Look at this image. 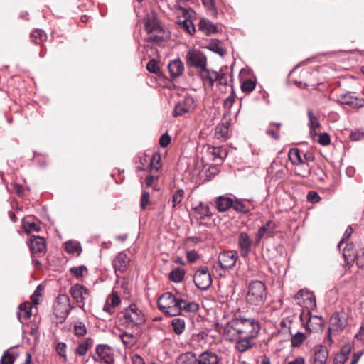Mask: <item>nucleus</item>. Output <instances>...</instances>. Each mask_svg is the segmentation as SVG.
<instances>
[{
  "instance_id": "e2e57ef3",
  "label": "nucleus",
  "mask_w": 364,
  "mask_h": 364,
  "mask_svg": "<svg viewBox=\"0 0 364 364\" xmlns=\"http://www.w3.org/2000/svg\"><path fill=\"white\" fill-rule=\"evenodd\" d=\"M235 101V95L232 92V94L225 100L224 107L227 109H230L232 106Z\"/></svg>"
},
{
  "instance_id": "6e6552de",
  "label": "nucleus",
  "mask_w": 364,
  "mask_h": 364,
  "mask_svg": "<svg viewBox=\"0 0 364 364\" xmlns=\"http://www.w3.org/2000/svg\"><path fill=\"white\" fill-rule=\"evenodd\" d=\"M72 306L70 304V299L66 294H59L56 298L53 306L54 314L56 317L65 318L71 310Z\"/></svg>"
},
{
  "instance_id": "052dcab7",
  "label": "nucleus",
  "mask_w": 364,
  "mask_h": 364,
  "mask_svg": "<svg viewBox=\"0 0 364 364\" xmlns=\"http://www.w3.org/2000/svg\"><path fill=\"white\" fill-rule=\"evenodd\" d=\"M41 290H42L41 287L38 286L36 289L35 290L34 293L31 296V299L32 300V302L36 305L38 304V297L41 294Z\"/></svg>"
},
{
  "instance_id": "680f3d73",
  "label": "nucleus",
  "mask_w": 364,
  "mask_h": 364,
  "mask_svg": "<svg viewBox=\"0 0 364 364\" xmlns=\"http://www.w3.org/2000/svg\"><path fill=\"white\" fill-rule=\"evenodd\" d=\"M356 261L358 267L364 269V249L360 250V253L356 256Z\"/></svg>"
},
{
  "instance_id": "a19ab883",
  "label": "nucleus",
  "mask_w": 364,
  "mask_h": 364,
  "mask_svg": "<svg viewBox=\"0 0 364 364\" xmlns=\"http://www.w3.org/2000/svg\"><path fill=\"white\" fill-rule=\"evenodd\" d=\"M180 25L181 28L190 35H193L196 31L194 24L191 20L186 19L180 23Z\"/></svg>"
},
{
  "instance_id": "2f4dec72",
  "label": "nucleus",
  "mask_w": 364,
  "mask_h": 364,
  "mask_svg": "<svg viewBox=\"0 0 364 364\" xmlns=\"http://www.w3.org/2000/svg\"><path fill=\"white\" fill-rule=\"evenodd\" d=\"M289 159L294 164L306 166V164L301 159V153L298 149H290L289 151Z\"/></svg>"
},
{
  "instance_id": "ea45409f",
  "label": "nucleus",
  "mask_w": 364,
  "mask_h": 364,
  "mask_svg": "<svg viewBox=\"0 0 364 364\" xmlns=\"http://www.w3.org/2000/svg\"><path fill=\"white\" fill-rule=\"evenodd\" d=\"M73 331L75 336H83L87 333V328L82 322L78 321L74 325Z\"/></svg>"
},
{
  "instance_id": "2eb2a0df",
  "label": "nucleus",
  "mask_w": 364,
  "mask_h": 364,
  "mask_svg": "<svg viewBox=\"0 0 364 364\" xmlns=\"http://www.w3.org/2000/svg\"><path fill=\"white\" fill-rule=\"evenodd\" d=\"M96 353L100 358V363L105 364H113L114 362L112 349L107 345H98L96 348Z\"/></svg>"
},
{
  "instance_id": "f704fd0d",
  "label": "nucleus",
  "mask_w": 364,
  "mask_h": 364,
  "mask_svg": "<svg viewBox=\"0 0 364 364\" xmlns=\"http://www.w3.org/2000/svg\"><path fill=\"white\" fill-rule=\"evenodd\" d=\"M184 275V269L177 267L169 273V279L174 282H180L183 279Z\"/></svg>"
},
{
  "instance_id": "bb28decb",
  "label": "nucleus",
  "mask_w": 364,
  "mask_h": 364,
  "mask_svg": "<svg viewBox=\"0 0 364 364\" xmlns=\"http://www.w3.org/2000/svg\"><path fill=\"white\" fill-rule=\"evenodd\" d=\"M119 337L120 338L124 346L128 348H131L137 343L136 336L132 333L123 332L119 334Z\"/></svg>"
},
{
  "instance_id": "f8f14e48",
  "label": "nucleus",
  "mask_w": 364,
  "mask_h": 364,
  "mask_svg": "<svg viewBox=\"0 0 364 364\" xmlns=\"http://www.w3.org/2000/svg\"><path fill=\"white\" fill-rule=\"evenodd\" d=\"M195 285L201 290L208 289L212 284V278L208 268L197 270L194 274Z\"/></svg>"
},
{
  "instance_id": "6ab92c4d",
  "label": "nucleus",
  "mask_w": 364,
  "mask_h": 364,
  "mask_svg": "<svg viewBox=\"0 0 364 364\" xmlns=\"http://www.w3.org/2000/svg\"><path fill=\"white\" fill-rule=\"evenodd\" d=\"M200 76L203 82L213 86L214 82L218 79V73L214 70H208L206 67L200 70Z\"/></svg>"
},
{
  "instance_id": "5fc2aeb1",
  "label": "nucleus",
  "mask_w": 364,
  "mask_h": 364,
  "mask_svg": "<svg viewBox=\"0 0 364 364\" xmlns=\"http://www.w3.org/2000/svg\"><path fill=\"white\" fill-rule=\"evenodd\" d=\"M15 358L9 350L6 351L1 360V364H13L14 363Z\"/></svg>"
},
{
  "instance_id": "a18cd8bd",
  "label": "nucleus",
  "mask_w": 364,
  "mask_h": 364,
  "mask_svg": "<svg viewBox=\"0 0 364 364\" xmlns=\"http://www.w3.org/2000/svg\"><path fill=\"white\" fill-rule=\"evenodd\" d=\"M107 301L114 308L119 306L121 300L117 293L115 291H112L111 294H109L107 298Z\"/></svg>"
},
{
  "instance_id": "4c0bfd02",
  "label": "nucleus",
  "mask_w": 364,
  "mask_h": 364,
  "mask_svg": "<svg viewBox=\"0 0 364 364\" xmlns=\"http://www.w3.org/2000/svg\"><path fill=\"white\" fill-rule=\"evenodd\" d=\"M23 228L25 232L28 233L31 232H38L40 230V227L38 224H36L33 221H30L27 219H23Z\"/></svg>"
},
{
  "instance_id": "72a5a7b5",
  "label": "nucleus",
  "mask_w": 364,
  "mask_h": 364,
  "mask_svg": "<svg viewBox=\"0 0 364 364\" xmlns=\"http://www.w3.org/2000/svg\"><path fill=\"white\" fill-rule=\"evenodd\" d=\"M341 102L355 107H361L364 105L363 99L354 98L351 96H344L341 100Z\"/></svg>"
},
{
  "instance_id": "b1692460",
  "label": "nucleus",
  "mask_w": 364,
  "mask_h": 364,
  "mask_svg": "<svg viewBox=\"0 0 364 364\" xmlns=\"http://www.w3.org/2000/svg\"><path fill=\"white\" fill-rule=\"evenodd\" d=\"M145 30L149 35H151L152 33L162 32V28L159 26L158 21L154 17H146L145 18Z\"/></svg>"
},
{
  "instance_id": "3c124183",
  "label": "nucleus",
  "mask_w": 364,
  "mask_h": 364,
  "mask_svg": "<svg viewBox=\"0 0 364 364\" xmlns=\"http://www.w3.org/2000/svg\"><path fill=\"white\" fill-rule=\"evenodd\" d=\"M86 269L85 266L81 265L79 267H72L70 269V272L73 276L76 277L77 279H80L82 277L83 272Z\"/></svg>"
},
{
  "instance_id": "864d4df0",
  "label": "nucleus",
  "mask_w": 364,
  "mask_h": 364,
  "mask_svg": "<svg viewBox=\"0 0 364 364\" xmlns=\"http://www.w3.org/2000/svg\"><path fill=\"white\" fill-rule=\"evenodd\" d=\"M208 152L213 156V159H221L222 149L220 147H215L212 146H208Z\"/></svg>"
},
{
  "instance_id": "423d86ee",
  "label": "nucleus",
  "mask_w": 364,
  "mask_h": 364,
  "mask_svg": "<svg viewBox=\"0 0 364 364\" xmlns=\"http://www.w3.org/2000/svg\"><path fill=\"white\" fill-rule=\"evenodd\" d=\"M145 316L142 311L135 304H132L125 309L120 318L122 325L127 327H134L145 322Z\"/></svg>"
},
{
  "instance_id": "1a4fd4ad",
  "label": "nucleus",
  "mask_w": 364,
  "mask_h": 364,
  "mask_svg": "<svg viewBox=\"0 0 364 364\" xmlns=\"http://www.w3.org/2000/svg\"><path fill=\"white\" fill-rule=\"evenodd\" d=\"M186 59L188 66L199 68L200 70L207 65L206 56L203 53L198 50H188Z\"/></svg>"
},
{
  "instance_id": "0e129e2a",
  "label": "nucleus",
  "mask_w": 364,
  "mask_h": 364,
  "mask_svg": "<svg viewBox=\"0 0 364 364\" xmlns=\"http://www.w3.org/2000/svg\"><path fill=\"white\" fill-rule=\"evenodd\" d=\"M331 143L330 136L327 133L320 134V144L326 146Z\"/></svg>"
},
{
  "instance_id": "09e8293b",
  "label": "nucleus",
  "mask_w": 364,
  "mask_h": 364,
  "mask_svg": "<svg viewBox=\"0 0 364 364\" xmlns=\"http://www.w3.org/2000/svg\"><path fill=\"white\" fill-rule=\"evenodd\" d=\"M164 40V30L162 29L161 33H152L147 38L148 42H152V43H160Z\"/></svg>"
},
{
  "instance_id": "49530a36",
  "label": "nucleus",
  "mask_w": 364,
  "mask_h": 364,
  "mask_svg": "<svg viewBox=\"0 0 364 364\" xmlns=\"http://www.w3.org/2000/svg\"><path fill=\"white\" fill-rule=\"evenodd\" d=\"M146 69L149 72L158 74L160 72V68L156 60L151 59L146 65Z\"/></svg>"
},
{
  "instance_id": "13d9d810",
  "label": "nucleus",
  "mask_w": 364,
  "mask_h": 364,
  "mask_svg": "<svg viewBox=\"0 0 364 364\" xmlns=\"http://www.w3.org/2000/svg\"><path fill=\"white\" fill-rule=\"evenodd\" d=\"M171 141V137L168 134H164L161 136L159 139V144L161 147H166Z\"/></svg>"
},
{
  "instance_id": "39448f33",
  "label": "nucleus",
  "mask_w": 364,
  "mask_h": 364,
  "mask_svg": "<svg viewBox=\"0 0 364 364\" xmlns=\"http://www.w3.org/2000/svg\"><path fill=\"white\" fill-rule=\"evenodd\" d=\"M181 364H218L219 358L213 352L205 351L198 357L193 352L183 353L179 357Z\"/></svg>"
},
{
  "instance_id": "c03bdc74",
  "label": "nucleus",
  "mask_w": 364,
  "mask_h": 364,
  "mask_svg": "<svg viewBox=\"0 0 364 364\" xmlns=\"http://www.w3.org/2000/svg\"><path fill=\"white\" fill-rule=\"evenodd\" d=\"M161 161V156L158 153H155L153 154L151 158V161L150 164L151 169V171H159V168L161 167L160 164Z\"/></svg>"
},
{
  "instance_id": "37998d69",
  "label": "nucleus",
  "mask_w": 364,
  "mask_h": 364,
  "mask_svg": "<svg viewBox=\"0 0 364 364\" xmlns=\"http://www.w3.org/2000/svg\"><path fill=\"white\" fill-rule=\"evenodd\" d=\"M184 191L183 189H178L173 195L172 197V206L175 208L177 205L180 204L183 198Z\"/></svg>"
},
{
  "instance_id": "4be33fe9",
  "label": "nucleus",
  "mask_w": 364,
  "mask_h": 364,
  "mask_svg": "<svg viewBox=\"0 0 364 364\" xmlns=\"http://www.w3.org/2000/svg\"><path fill=\"white\" fill-rule=\"evenodd\" d=\"M343 255L346 265L350 267L356 259L355 246L353 243H348L343 250Z\"/></svg>"
},
{
  "instance_id": "4d7b16f0",
  "label": "nucleus",
  "mask_w": 364,
  "mask_h": 364,
  "mask_svg": "<svg viewBox=\"0 0 364 364\" xmlns=\"http://www.w3.org/2000/svg\"><path fill=\"white\" fill-rule=\"evenodd\" d=\"M205 6L210 11H213L214 14H217L214 0H202Z\"/></svg>"
},
{
  "instance_id": "de8ad7c7",
  "label": "nucleus",
  "mask_w": 364,
  "mask_h": 364,
  "mask_svg": "<svg viewBox=\"0 0 364 364\" xmlns=\"http://www.w3.org/2000/svg\"><path fill=\"white\" fill-rule=\"evenodd\" d=\"M305 335L303 333H297L291 337V346L299 347L304 341Z\"/></svg>"
},
{
  "instance_id": "c9c22d12",
  "label": "nucleus",
  "mask_w": 364,
  "mask_h": 364,
  "mask_svg": "<svg viewBox=\"0 0 364 364\" xmlns=\"http://www.w3.org/2000/svg\"><path fill=\"white\" fill-rule=\"evenodd\" d=\"M308 116L309 119L310 134L312 137L315 138L318 134L316 129L318 127V122L317 118L313 116L311 111H308Z\"/></svg>"
},
{
  "instance_id": "aec40b11",
  "label": "nucleus",
  "mask_w": 364,
  "mask_h": 364,
  "mask_svg": "<svg viewBox=\"0 0 364 364\" xmlns=\"http://www.w3.org/2000/svg\"><path fill=\"white\" fill-rule=\"evenodd\" d=\"M256 338L237 337L233 341H236L235 348L240 353H243L250 349L254 346V339Z\"/></svg>"
},
{
  "instance_id": "393cba45",
  "label": "nucleus",
  "mask_w": 364,
  "mask_h": 364,
  "mask_svg": "<svg viewBox=\"0 0 364 364\" xmlns=\"http://www.w3.org/2000/svg\"><path fill=\"white\" fill-rule=\"evenodd\" d=\"M229 123H222L215 127V137L222 141H225L228 139Z\"/></svg>"
},
{
  "instance_id": "338daca9",
  "label": "nucleus",
  "mask_w": 364,
  "mask_h": 364,
  "mask_svg": "<svg viewBox=\"0 0 364 364\" xmlns=\"http://www.w3.org/2000/svg\"><path fill=\"white\" fill-rule=\"evenodd\" d=\"M186 258L190 262H194L199 258V255L196 251L191 250L187 252Z\"/></svg>"
},
{
  "instance_id": "9b49d317",
  "label": "nucleus",
  "mask_w": 364,
  "mask_h": 364,
  "mask_svg": "<svg viewBox=\"0 0 364 364\" xmlns=\"http://www.w3.org/2000/svg\"><path fill=\"white\" fill-rule=\"evenodd\" d=\"M238 259V253L236 250L225 251L219 254L218 260L223 269L233 268Z\"/></svg>"
},
{
  "instance_id": "774afa93",
  "label": "nucleus",
  "mask_w": 364,
  "mask_h": 364,
  "mask_svg": "<svg viewBox=\"0 0 364 364\" xmlns=\"http://www.w3.org/2000/svg\"><path fill=\"white\" fill-rule=\"evenodd\" d=\"M307 200L311 203L318 202V195L316 191H309L307 195Z\"/></svg>"
},
{
  "instance_id": "ddd939ff",
  "label": "nucleus",
  "mask_w": 364,
  "mask_h": 364,
  "mask_svg": "<svg viewBox=\"0 0 364 364\" xmlns=\"http://www.w3.org/2000/svg\"><path fill=\"white\" fill-rule=\"evenodd\" d=\"M129 262V257L124 252H121L117 255L112 261V265L117 277H119L121 274L127 272Z\"/></svg>"
},
{
  "instance_id": "412c9836",
  "label": "nucleus",
  "mask_w": 364,
  "mask_h": 364,
  "mask_svg": "<svg viewBox=\"0 0 364 364\" xmlns=\"http://www.w3.org/2000/svg\"><path fill=\"white\" fill-rule=\"evenodd\" d=\"M168 68L172 78L178 77L183 74L184 70L183 63L179 59L171 61Z\"/></svg>"
},
{
  "instance_id": "7c9ffc66",
  "label": "nucleus",
  "mask_w": 364,
  "mask_h": 364,
  "mask_svg": "<svg viewBox=\"0 0 364 364\" xmlns=\"http://www.w3.org/2000/svg\"><path fill=\"white\" fill-rule=\"evenodd\" d=\"M93 345V341L90 338H86L85 341L80 342L76 350L75 353L76 354L82 356L85 355L88 350Z\"/></svg>"
},
{
  "instance_id": "f3484780",
  "label": "nucleus",
  "mask_w": 364,
  "mask_h": 364,
  "mask_svg": "<svg viewBox=\"0 0 364 364\" xmlns=\"http://www.w3.org/2000/svg\"><path fill=\"white\" fill-rule=\"evenodd\" d=\"M46 245L43 237L32 236L30 239V250L32 254L43 253L46 252Z\"/></svg>"
},
{
  "instance_id": "5701e85b",
  "label": "nucleus",
  "mask_w": 364,
  "mask_h": 364,
  "mask_svg": "<svg viewBox=\"0 0 364 364\" xmlns=\"http://www.w3.org/2000/svg\"><path fill=\"white\" fill-rule=\"evenodd\" d=\"M198 28L207 36H210L211 34L218 32V27L208 19H201L199 21Z\"/></svg>"
},
{
  "instance_id": "a211bd4d",
  "label": "nucleus",
  "mask_w": 364,
  "mask_h": 364,
  "mask_svg": "<svg viewBox=\"0 0 364 364\" xmlns=\"http://www.w3.org/2000/svg\"><path fill=\"white\" fill-rule=\"evenodd\" d=\"M276 228V225L274 222L269 220L264 225L260 227L256 234V242L259 243L260 240L266 237H271L274 230Z\"/></svg>"
},
{
  "instance_id": "dca6fc26",
  "label": "nucleus",
  "mask_w": 364,
  "mask_h": 364,
  "mask_svg": "<svg viewBox=\"0 0 364 364\" xmlns=\"http://www.w3.org/2000/svg\"><path fill=\"white\" fill-rule=\"evenodd\" d=\"M238 245L241 250V256L246 257L250 252L252 241L245 232H241L238 237Z\"/></svg>"
},
{
  "instance_id": "58836bf2",
  "label": "nucleus",
  "mask_w": 364,
  "mask_h": 364,
  "mask_svg": "<svg viewBox=\"0 0 364 364\" xmlns=\"http://www.w3.org/2000/svg\"><path fill=\"white\" fill-rule=\"evenodd\" d=\"M46 38V35L42 30H36L31 34V38L36 44H40Z\"/></svg>"
},
{
  "instance_id": "c85d7f7f",
  "label": "nucleus",
  "mask_w": 364,
  "mask_h": 364,
  "mask_svg": "<svg viewBox=\"0 0 364 364\" xmlns=\"http://www.w3.org/2000/svg\"><path fill=\"white\" fill-rule=\"evenodd\" d=\"M171 325L173 328V332L176 335H181L185 330L186 322L183 318L175 317L172 319Z\"/></svg>"
},
{
  "instance_id": "a878e982",
  "label": "nucleus",
  "mask_w": 364,
  "mask_h": 364,
  "mask_svg": "<svg viewBox=\"0 0 364 364\" xmlns=\"http://www.w3.org/2000/svg\"><path fill=\"white\" fill-rule=\"evenodd\" d=\"M215 205L219 212H225L232 208L233 200L226 196H219L215 201Z\"/></svg>"
},
{
  "instance_id": "7ed1b4c3",
  "label": "nucleus",
  "mask_w": 364,
  "mask_h": 364,
  "mask_svg": "<svg viewBox=\"0 0 364 364\" xmlns=\"http://www.w3.org/2000/svg\"><path fill=\"white\" fill-rule=\"evenodd\" d=\"M294 299L298 305L304 307L308 311L309 318L306 322V328L310 332L316 331L318 325V316L314 314V311L316 308V297L314 294L301 289L295 295Z\"/></svg>"
},
{
  "instance_id": "473e14b6",
  "label": "nucleus",
  "mask_w": 364,
  "mask_h": 364,
  "mask_svg": "<svg viewBox=\"0 0 364 364\" xmlns=\"http://www.w3.org/2000/svg\"><path fill=\"white\" fill-rule=\"evenodd\" d=\"M65 250L68 253L80 255L82 249L79 242L68 241L65 244Z\"/></svg>"
},
{
  "instance_id": "69168bd1",
  "label": "nucleus",
  "mask_w": 364,
  "mask_h": 364,
  "mask_svg": "<svg viewBox=\"0 0 364 364\" xmlns=\"http://www.w3.org/2000/svg\"><path fill=\"white\" fill-rule=\"evenodd\" d=\"M353 233V229L351 227H348L347 229L345 231V233L343 235V237L342 238V240L339 242L338 245V247L340 248L341 247V245L344 242L345 240H346L347 239H348L351 234Z\"/></svg>"
},
{
  "instance_id": "bf43d9fd",
  "label": "nucleus",
  "mask_w": 364,
  "mask_h": 364,
  "mask_svg": "<svg viewBox=\"0 0 364 364\" xmlns=\"http://www.w3.org/2000/svg\"><path fill=\"white\" fill-rule=\"evenodd\" d=\"M364 137V132L360 130H356L350 134V138L352 141H359Z\"/></svg>"
},
{
  "instance_id": "8fccbe9b",
  "label": "nucleus",
  "mask_w": 364,
  "mask_h": 364,
  "mask_svg": "<svg viewBox=\"0 0 364 364\" xmlns=\"http://www.w3.org/2000/svg\"><path fill=\"white\" fill-rule=\"evenodd\" d=\"M232 208L237 212L242 213H247L249 212V208L245 205L241 201L235 200L233 201Z\"/></svg>"
},
{
  "instance_id": "9d476101",
  "label": "nucleus",
  "mask_w": 364,
  "mask_h": 364,
  "mask_svg": "<svg viewBox=\"0 0 364 364\" xmlns=\"http://www.w3.org/2000/svg\"><path fill=\"white\" fill-rule=\"evenodd\" d=\"M195 107L196 105L193 97L190 95H186L176 105L173 112V116L177 117L191 112L195 109Z\"/></svg>"
},
{
  "instance_id": "20e7f679",
  "label": "nucleus",
  "mask_w": 364,
  "mask_h": 364,
  "mask_svg": "<svg viewBox=\"0 0 364 364\" xmlns=\"http://www.w3.org/2000/svg\"><path fill=\"white\" fill-rule=\"evenodd\" d=\"M267 296L266 287L261 281L254 280L249 284L248 292L246 296L249 304L260 306L265 302Z\"/></svg>"
},
{
  "instance_id": "e433bc0d",
  "label": "nucleus",
  "mask_w": 364,
  "mask_h": 364,
  "mask_svg": "<svg viewBox=\"0 0 364 364\" xmlns=\"http://www.w3.org/2000/svg\"><path fill=\"white\" fill-rule=\"evenodd\" d=\"M195 212L200 215V218H204L205 217H210L211 213L210 211V208L208 205L200 203L198 206L194 208Z\"/></svg>"
},
{
  "instance_id": "f03ea898",
  "label": "nucleus",
  "mask_w": 364,
  "mask_h": 364,
  "mask_svg": "<svg viewBox=\"0 0 364 364\" xmlns=\"http://www.w3.org/2000/svg\"><path fill=\"white\" fill-rule=\"evenodd\" d=\"M159 309L165 314L176 316L181 311L195 313L199 309V305L194 301H187L179 292L173 294L164 293L158 299Z\"/></svg>"
},
{
  "instance_id": "f257e3e1",
  "label": "nucleus",
  "mask_w": 364,
  "mask_h": 364,
  "mask_svg": "<svg viewBox=\"0 0 364 364\" xmlns=\"http://www.w3.org/2000/svg\"><path fill=\"white\" fill-rule=\"evenodd\" d=\"M259 330L257 320L235 316L224 326L222 333L226 339L233 341L237 337L257 338Z\"/></svg>"
},
{
  "instance_id": "cd10ccee",
  "label": "nucleus",
  "mask_w": 364,
  "mask_h": 364,
  "mask_svg": "<svg viewBox=\"0 0 364 364\" xmlns=\"http://www.w3.org/2000/svg\"><path fill=\"white\" fill-rule=\"evenodd\" d=\"M222 42L218 39H212L210 41L208 45L206 46V48L218 54L220 56H223L226 51L222 46Z\"/></svg>"
},
{
  "instance_id": "0eeeda50",
  "label": "nucleus",
  "mask_w": 364,
  "mask_h": 364,
  "mask_svg": "<svg viewBox=\"0 0 364 364\" xmlns=\"http://www.w3.org/2000/svg\"><path fill=\"white\" fill-rule=\"evenodd\" d=\"M348 324V316L346 312L340 311L333 314L329 321L328 328V341L332 343V336L334 333L343 330Z\"/></svg>"
},
{
  "instance_id": "c756f323",
  "label": "nucleus",
  "mask_w": 364,
  "mask_h": 364,
  "mask_svg": "<svg viewBox=\"0 0 364 364\" xmlns=\"http://www.w3.org/2000/svg\"><path fill=\"white\" fill-rule=\"evenodd\" d=\"M32 306L29 302H25L19 305L18 318L28 320L31 316Z\"/></svg>"
},
{
  "instance_id": "6e6d98bb",
  "label": "nucleus",
  "mask_w": 364,
  "mask_h": 364,
  "mask_svg": "<svg viewBox=\"0 0 364 364\" xmlns=\"http://www.w3.org/2000/svg\"><path fill=\"white\" fill-rule=\"evenodd\" d=\"M149 201V193L147 191H144L141 198V208L145 210Z\"/></svg>"
},
{
  "instance_id": "603ef678",
  "label": "nucleus",
  "mask_w": 364,
  "mask_h": 364,
  "mask_svg": "<svg viewBox=\"0 0 364 364\" xmlns=\"http://www.w3.org/2000/svg\"><path fill=\"white\" fill-rule=\"evenodd\" d=\"M255 88V83L251 80H245L241 85L242 90L245 92H250Z\"/></svg>"
},
{
  "instance_id": "79ce46f5",
  "label": "nucleus",
  "mask_w": 364,
  "mask_h": 364,
  "mask_svg": "<svg viewBox=\"0 0 364 364\" xmlns=\"http://www.w3.org/2000/svg\"><path fill=\"white\" fill-rule=\"evenodd\" d=\"M66 348L67 346L65 343L59 342L57 343L55 346V350L60 358L63 359V361H67V355H66Z\"/></svg>"
},
{
  "instance_id": "4468645a",
  "label": "nucleus",
  "mask_w": 364,
  "mask_h": 364,
  "mask_svg": "<svg viewBox=\"0 0 364 364\" xmlns=\"http://www.w3.org/2000/svg\"><path fill=\"white\" fill-rule=\"evenodd\" d=\"M71 296L76 301L77 303L82 304V306L85 304V300L87 296L90 295V291L81 284H75L73 286L69 291Z\"/></svg>"
}]
</instances>
